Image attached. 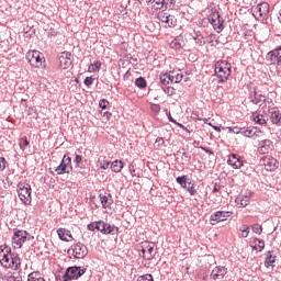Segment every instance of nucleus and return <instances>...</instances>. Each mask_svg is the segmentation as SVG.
<instances>
[{"label":"nucleus","instance_id":"1","mask_svg":"<svg viewBox=\"0 0 281 281\" xmlns=\"http://www.w3.org/2000/svg\"><path fill=\"white\" fill-rule=\"evenodd\" d=\"M0 263L4 269H21V257L19 254L12 252V248L7 245L0 246Z\"/></svg>","mask_w":281,"mask_h":281},{"label":"nucleus","instance_id":"2","mask_svg":"<svg viewBox=\"0 0 281 281\" xmlns=\"http://www.w3.org/2000/svg\"><path fill=\"white\" fill-rule=\"evenodd\" d=\"M214 71L216 78H218L217 85H225L229 80V76H232V64L227 60L216 61Z\"/></svg>","mask_w":281,"mask_h":281},{"label":"nucleus","instance_id":"3","mask_svg":"<svg viewBox=\"0 0 281 281\" xmlns=\"http://www.w3.org/2000/svg\"><path fill=\"white\" fill-rule=\"evenodd\" d=\"M209 22L211 23V25L213 26V29L215 30V32H217V34H221V32H223V30H225V20H223V18H221V13L218 12V9L216 8H211L209 11V16H207Z\"/></svg>","mask_w":281,"mask_h":281},{"label":"nucleus","instance_id":"4","mask_svg":"<svg viewBox=\"0 0 281 281\" xmlns=\"http://www.w3.org/2000/svg\"><path fill=\"white\" fill-rule=\"evenodd\" d=\"M27 240H34V236L27 233V231L18 228L13 229L12 245L14 249H21V247H23V244L27 243Z\"/></svg>","mask_w":281,"mask_h":281},{"label":"nucleus","instance_id":"5","mask_svg":"<svg viewBox=\"0 0 281 281\" xmlns=\"http://www.w3.org/2000/svg\"><path fill=\"white\" fill-rule=\"evenodd\" d=\"M16 192H18L20 201L24 205L32 204V186H30V183L20 182L18 184Z\"/></svg>","mask_w":281,"mask_h":281},{"label":"nucleus","instance_id":"6","mask_svg":"<svg viewBox=\"0 0 281 281\" xmlns=\"http://www.w3.org/2000/svg\"><path fill=\"white\" fill-rule=\"evenodd\" d=\"M26 60L31 67H35L36 69H43L45 67V57L38 50H30L26 54Z\"/></svg>","mask_w":281,"mask_h":281},{"label":"nucleus","instance_id":"7","mask_svg":"<svg viewBox=\"0 0 281 281\" xmlns=\"http://www.w3.org/2000/svg\"><path fill=\"white\" fill-rule=\"evenodd\" d=\"M251 12L257 21H267L269 18V3L260 2L251 8Z\"/></svg>","mask_w":281,"mask_h":281},{"label":"nucleus","instance_id":"8","mask_svg":"<svg viewBox=\"0 0 281 281\" xmlns=\"http://www.w3.org/2000/svg\"><path fill=\"white\" fill-rule=\"evenodd\" d=\"M68 254H72L76 260H82V258H87L89 256V248L80 241L71 245Z\"/></svg>","mask_w":281,"mask_h":281},{"label":"nucleus","instance_id":"9","mask_svg":"<svg viewBox=\"0 0 281 281\" xmlns=\"http://www.w3.org/2000/svg\"><path fill=\"white\" fill-rule=\"evenodd\" d=\"M87 273V269L82 267H69L63 276V281L78 280Z\"/></svg>","mask_w":281,"mask_h":281},{"label":"nucleus","instance_id":"10","mask_svg":"<svg viewBox=\"0 0 281 281\" xmlns=\"http://www.w3.org/2000/svg\"><path fill=\"white\" fill-rule=\"evenodd\" d=\"M260 166L265 167V170L268 172H273L274 170H278V166H280V162H278V159L273 158V156H265L259 160Z\"/></svg>","mask_w":281,"mask_h":281},{"label":"nucleus","instance_id":"11","mask_svg":"<svg viewBox=\"0 0 281 281\" xmlns=\"http://www.w3.org/2000/svg\"><path fill=\"white\" fill-rule=\"evenodd\" d=\"M142 254L144 260H153L157 256V250H155V243L144 241L142 243Z\"/></svg>","mask_w":281,"mask_h":281},{"label":"nucleus","instance_id":"12","mask_svg":"<svg viewBox=\"0 0 281 281\" xmlns=\"http://www.w3.org/2000/svg\"><path fill=\"white\" fill-rule=\"evenodd\" d=\"M71 170H74V167L71 166V157L65 155L60 165L56 167L55 172H57V175H69Z\"/></svg>","mask_w":281,"mask_h":281},{"label":"nucleus","instance_id":"13","mask_svg":"<svg viewBox=\"0 0 281 281\" xmlns=\"http://www.w3.org/2000/svg\"><path fill=\"white\" fill-rule=\"evenodd\" d=\"M232 214H234V212H232V211L214 212L210 216L211 225H216V223H223V222L227 221V218H229V216H232Z\"/></svg>","mask_w":281,"mask_h":281},{"label":"nucleus","instance_id":"14","mask_svg":"<svg viewBox=\"0 0 281 281\" xmlns=\"http://www.w3.org/2000/svg\"><path fill=\"white\" fill-rule=\"evenodd\" d=\"M267 60H269L271 65H277L278 69H281V46L269 52Z\"/></svg>","mask_w":281,"mask_h":281},{"label":"nucleus","instance_id":"15","mask_svg":"<svg viewBox=\"0 0 281 281\" xmlns=\"http://www.w3.org/2000/svg\"><path fill=\"white\" fill-rule=\"evenodd\" d=\"M158 19L161 23H166L167 27H177V18L170 13L160 11L158 13Z\"/></svg>","mask_w":281,"mask_h":281},{"label":"nucleus","instance_id":"16","mask_svg":"<svg viewBox=\"0 0 281 281\" xmlns=\"http://www.w3.org/2000/svg\"><path fill=\"white\" fill-rule=\"evenodd\" d=\"M274 149L273 142L271 139H263L258 144L259 155H269Z\"/></svg>","mask_w":281,"mask_h":281},{"label":"nucleus","instance_id":"17","mask_svg":"<svg viewBox=\"0 0 281 281\" xmlns=\"http://www.w3.org/2000/svg\"><path fill=\"white\" fill-rule=\"evenodd\" d=\"M227 276V269L223 266H217L215 267L211 274H210V280L211 281H221Z\"/></svg>","mask_w":281,"mask_h":281},{"label":"nucleus","instance_id":"18","mask_svg":"<svg viewBox=\"0 0 281 281\" xmlns=\"http://www.w3.org/2000/svg\"><path fill=\"white\" fill-rule=\"evenodd\" d=\"M228 166H232L234 170H239V168H243L245 161L243 160V157L236 154H231L227 159Z\"/></svg>","mask_w":281,"mask_h":281},{"label":"nucleus","instance_id":"19","mask_svg":"<svg viewBox=\"0 0 281 281\" xmlns=\"http://www.w3.org/2000/svg\"><path fill=\"white\" fill-rule=\"evenodd\" d=\"M146 3H155V10H161V8H172L177 0H146Z\"/></svg>","mask_w":281,"mask_h":281},{"label":"nucleus","instance_id":"20","mask_svg":"<svg viewBox=\"0 0 281 281\" xmlns=\"http://www.w3.org/2000/svg\"><path fill=\"white\" fill-rule=\"evenodd\" d=\"M249 100L252 104H256L257 106H262V104H265V102H267V97L265 94L254 90L249 94Z\"/></svg>","mask_w":281,"mask_h":281},{"label":"nucleus","instance_id":"21","mask_svg":"<svg viewBox=\"0 0 281 281\" xmlns=\"http://www.w3.org/2000/svg\"><path fill=\"white\" fill-rule=\"evenodd\" d=\"M72 63L74 61L71 60V53H69V52L61 53V55L59 56L60 69H69V67H71Z\"/></svg>","mask_w":281,"mask_h":281},{"label":"nucleus","instance_id":"22","mask_svg":"<svg viewBox=\"0 0 281 281\" xmlns=\"http://www.w3.org/2000/svg\"><path fill=\"white\" fill-rule=\"evenodd\" d=\"M270 122L274 124V126H281V112L278 108H272L269 111Z\"/></svg>","mask_w":281,"mask_h":281},{"label":"nucleus","instance_id":"23","mask_svg":"<svg viewBox=\"0 0 281 281\" xmlns=\"http://www.w3.org/2000/svg\"><path fill=\"white\" fill-rule=\"evenodd\" d=\"M251 120L255 124H259L260 126H267V122L269 121V117L266 114L254 112L251 115Z\"/></svg>","mask_w":281,"mask_h":281},{"label":"nucleus","instance_id":"24","mask_svg":"<svg viewBox=\"0 0 281 281\" xmlns=\"http://www.w3.org/2000/svg\"><path fill=\"white\" fill-rule=\"evenodd\" d=\"M58 237L64 241V243H70V240L74 239V236L71 235V231L66 229V228H58L57 229Z\"/></svg>","mask_w":281,"mask_h":281},{"label":"nucleus","instance_id":"25","mask_svg":"<svg viewBox=\"0 0 281 281\" xmlns=\"http://www.w3.org/2000/svg\"><path fill=\"white\" fill-rule=\"evenodd\" d=\"M235 203H236L237 207H247V205H249V203H251V196L239 194L235 199Z\"/></svg>","mask_w":281,"mask_h":281},{"label":"nucleus","instance_id":"26","mask_svg":"<svg viewBox=\"0 0 281 281\" xmlns=\"http://www.w3.org/2000/svg\"><path fill=\"white\" fill-rule=\"evenodd\" d=\"M99 198L101 201V205L104 210H106V207H111V205L113 204V200H111V194L106 195V194L100 193Z\"/></svg>","mask_w":281,"mask_h":281},{"label":"nucleus","instance_id":"27","mask_svg":"<svg viewBox=\"0 0 281 281\" xmlns=\"http://www.w3.org/2000/svg\"><path fill=\"white\" fill-rule=\"evenodd\" d=\"M119 232H120V227L105 222V229L103 232L104 235L110 234L111 236H115V234H117Z\"/></svg>","mask_w":281,"mask_h":281},{"label":"nucleus","instance_id":"28","mask_svg":"<svg viewBox=\"0 0 281 281\" xmlns=\"http://www.w3.org/2000/svg\"><path fill=\"white\" fill-rule=\"evenodd\" d=\"M110 168L112 172H122V169L124 168V162L122 160H114L110 162Z\"/></svg>","mask_w":281,"mask_h":281},{"label":"nucleus","instance_id":"29","mask_svg":"<svg viewBox=\"0 0 281 281\" xmlns=\"http://www.w3.org/2000/svg\"><path fill=\"white\" fill-rule=\"evenodd\" d=\"M159 80L161 85H170V82H175V76H171L168 72L160 74L159 75Z\"/></svg>","mask_w":281,"mask_h":281},{"label":"nucleus","instance_id":"30","mask_svg":"<svg viewBox=\"0 0 281 281\" xmlns=\"http://www.w3.org/2000/svg\"><path fill=\"white\" fill-rule=\"evenodd\" d=\"M272 251L269 250L267 254H266V260H265V267L267 269H269V267H273V265L276 263V256L271 255Z\"/></svg>","mask_w":281,"mask_h":281},{"label":"nucleus","instance_id":"31","mask_svg":"<svg viewBox=\"0 0 281 281\" xmlns=\"http://www.w3.org/2000/svg\"><path fill=\"white\" fill-rule=\"evenodd\" d=\"M27 281H45V278L41 276V272L34 271L29 274Z\"/></svg>","mask_w":281,"mask_h":281},{"label":"nucleus","instance_id":"32","mask_svg":"<svg viewBox=\"0 0 281 281\" xmlns=\"http://www.w3.org/2000/svg\"><path fill=\"white\" fill-rule=\"evenodd\" d=\"M241 135H244V137H254V135H256V127H243Z\"/></svg>","mask_w":281,"mask_h":281},{"label":"nucleus","instance_id":"33","mask_svg":"<svg viewBox=\"0 0 281 281\" xmlns=\"http://www.w3.org/2000/svg\"><path fill=\"white\" fill-rule=\"evenodd\" d=\"M193 38L196 45H199L200 47H203V45H205V40L203 38V35H201V32L194 33Z\"/></svg>","mask_w":281,"mask_h":281},{"label":"nucleus","instance_id":"34","mask_svg":"<svg viewBox=\"0 0 281 281\" xmlns=\"http://www.w3.org/2000/svg\"><path fill=\"white\" fill-rule=\"evenodd\" d=\"M135 86L138 89H146V87L148 86V83L146 82V79L144 77H138L135 80Z\"/></svg>","mask_w":281,"mask_h":281},{"label":"nucleus","instance_id":"35","mask_svg":"<svg viewBox=\"0 0 281 281\" xmlns=\"http://www.w3.org/2000/svg\"><path fill=\"white\" fill-rule=\"evenodd\" d=\"M176 181L184 190H186V188H188V176H179L178 178H176Z\"/></svg>","mask_w":281,"mask_h":281},{"label":"nucleus","instance_id":"36","mask_svg":"<svg viewBox=\"0 0 281 281\" xmlns=\"http://www.w3.org/2000/svg\"><path fill=\"white\" fill-rule=\"evenodd\" d=\"M100 67H102V61H95L88 67V71L90 74H95V71H100Z\"/></svg>","mask_w":281,"mask_h":281},{"label":"nucleus","instance_id":"37","mask_svg":"<svg viewBox=\"0 0 281 281\" xmlns=\"http://www.w3.org/2000/svg\"><path fill=\"white\" fill-rule=\"evenodd\" d=\"M0 281H23V277L21 276H1Z\"/></svg>","mask_w":281,"mask_h":281},{"label":"nucleus","instance_id":"38","mask_svg":"<svg viewBox=\"0 0 281 281\" xmlns=\"http://www.w3.org/2000/svg\"><path fill=\"white\" fill-rule=\"evenodd\" d=\"M74 164L75 168H83L85 164L82 162V156L75 154Z\"/></svg>","mask_w":281,"mask_h":281},{"label":"nucleus","instance_id":"39","mask_svg":"<svg viewBox=\"0 0 281 281\" xmlns=\"http://www.w3.org/2000/svg\"><path fill=\"white\" fill-rule=\"evenodd\" d=\"M239 236L240 238H247V236H249V226L248 225H243L240 228H239Z\"/></svg>","mask_w":281,"mask_h":281},{"label":"nucleus","instance_id":"40","mask_svg":"<svg viewBox=\"0 0 281 281\" xmlns=\"http://www.w3.org/2000/svg\"><path fill=\"white\" fill-rule=\"evenodd\" d=\"M171 76H173V82H176V85H179V82H181V80H183V74L181 72H177V71H172Z\"/></svg>","mask_w":281,"mask_h":281},{"label":"nucleus","instance_id":"41","mask_svg":"<svg viewBox=\"0 0 281 281\" xmlns=\"http://www.w3.org/2000/svg\"><path fill=\"white\" fill-rule=\"evenodd\" d=\"M19 146L22 150H25V148L30 146V140H27V136H24L20 139Z\"/></svg>","mask_w":281,"mask_h":281},{"label":"nucleus","instance_id":"42","mask_svg":"<svg viewBox=\"0 0 281 281\" xmlns=\"http://www.w3.org/2000/svg\"><path fill=\"white\" fill-rule=\"evenodd\" d=\"M186 190H188L191 196H196V189L194 188V183L188 182Z\"/></svg>","mask_w":281,"mask_h":281},{"label":"nucleus","instance_id":"43","mask_svg":"<svg viewBox=\"0 0 281 281\" xmlns=\"http://www.w3.org/2000/svg\"><path fill=\"white\" fill-rule=\"evenodd\" d=\"M106 227V222L100 220L97 222V232H100L101 234H104V229Z\"/></svg>","mask_w":281,"mask_h":281},{"label":"nucleus","instance_id":"44","mask_svg":"<svg viewBox=\"0 0 281 281\" xmlns=\"http://www.w3.org/2000/svg\"><path fill=\"white\" fill-rule=\"evenodd\" d=\"M99 164H100V169L101 170H109V166H111V161L106 160V159H99Z\"/></svg>","mask_w":281,"mask_h":281},{"label":"nucleus","instance_id":"45","mask_svg":"<svg viewBox=\"0 0 281 281\" xmlns=\"http://www.w3.org/2000/svg\"><path fill=\"white\" fill-rule=\"evenodd\" d=\"M255 243H258L257 246H254V249H259V251H262L265 249V241L259 238H255Z\"/></svg>","mask_w":281,"mask_h":281},{"label":"nucleus","instance_id":"46","mask_svg":"<svg viewBox=\"0 0 281 281\" xmlns=\"http://www.w3.org/2000/svg\"><path fill=\"white\" fill-rule=\"evenodd\" d=\"M137 281H155L153 274H143L137 278Z\"/></svg>","mask_w":281,"mask_h":281},{"label":"nucleus","instance_id":"47","mask_svg":"<svg viewBox=\"0 0 281 281\" xmlns=\"http://www.w3.org/2000/svg\"><path fill=\"white\" fill-rule=\"evenodd\" d=\"M8 168V160L4 157H0V171L3 172Z\"/></svg>","mask_w":281,"mask_h":281},{"label":"nucleus","instance_id":"48","mask_svg":"<svg viewBox=\"0 0 281 281\" xmlns=\"http://www.w3.org/2000/svg\"><path fill=\"white\" fill-rule=\"evenodd\" d=\"M99 106L100 109H102L103 111L106 110L109 108V101L106 99H102L99 101Z\"/></svg>","mask_w":281,"mask_h":281},{"label":"nucleus","instance_id":"49","mask_svg":"<svg viewBox=\"0 0 281 281\" xmlns=\"http://www.w3.org/2000/svg\"><path fill=\"white\" fill-rule=\"evenodd\" d=\"M252 232L254 234H262V226L260 224H254Z\"/></svg>","mask_w":281,"mask_h":281},{"label":"nucleus","instance_id":"50","mask_svg":"<svg viewBox=\"0 0 281 281\" xmlns=\"http://www.w3.org/2000/svg\"><path fill=\"white\" fill-rule=\"evenodd\" d=\"M87 229L89 232H95V229H98V222H91L90 224H88Z\"/></svg>","mask_w":281,"mask_h":281},{"label":"nucleus","instance_id":"51","mask_svg":"<svg viewBox=\"0 0 281 281\" xmlns=\"http://www.w3.org/2000/svg\"><path fill=\"white\" fill-rule=\"evenodd\" d=\"M93 77H87L83 81V85H86V87H91V85H93Z\"/></svg>","mask_w":281,"mask_h":281},{"label":"nucleus","instance_id":"52","mask_svg":"<svg viewBox=\"0 0 281 281\" xmlns=\"http://www.w3.org/2000/svg\"><path fill=\"white\" fill-rule=\"evenodd\" d=\"M210 119H203L204 124H209V126H212V128H214V131H216L217 133H221V127L218 126H214L212 125V123H207Z\"/></svg>","mask_w":281,"mask_h":281},{"label":"nucleus","instance_id":"53","mask_svg":"<svg viewBox=\"0 0 281 281\" xmlns=\"http://www.w3.org/2000/svg\"><path fill=\"white\" fill-rule=\"evenodd\" d=\"M234 135H243V127L233 126Z\"/></svg>","mask_w":281,"mask_h":281},{"label":"nucleus","instance_id":"54","mask_svg":"<svg viewBox=\"0 0 281 281\" xmlns=\"http://www.w3.org/2000/svg\"><path fill=\"white\" fill-rule=\"evenodd\" d=\"M171 47L175 49H181V43H179L177 40H173L171 43Z\"/></svg>","mask_w":281,"mask_h":281},{"label":"nucleus","instance_id":"55","mask_svg":"<svg viewBox=\"0 0 281 281\" xmlns=\"http://www.w3.org/2000/svg\"><path fill=\"white\" fill-rule=\"evenodd\" d=\"M165 93H166L167 95H172V94L175 93V88H172V87H167V88L165 89Z\"/></svg>","mask_w":281,"mask_h":281},{"label":"nucleus","instance_id":"56","mask_svg":"<svg viewBox=\"0 0 281 281\" xmlns=\"http://www.w3.org/2000/svg\"><path fill=\"white\" fill-rule=\"evenodd\" d=\"M201 150H203L204 153H206L207 155H214V151L212 149H210V147H200Z\"/></svg>","mask_w":281,"mask_h":281},{"label":"nucleus","instance_id":"57","mask_svg":"<svg viewBox=\"0 0 281 281\" xmlns=\"http://www.w3.org/2000/svg\"><path fill=\"white\" fill-rule=\"evenodd\" d=\"M216 192H221V184L215 183L213 187V194H216Z\"/></svg>","mask_w":281,"mask_h":281},{"label":"nucleus","instance_id":"58","mask_svg":"<svg viewBox=\"0 0 281 281\" xmlns=\"http://www.w3.org/2000/svg\"><path fill=\"white\" fill-rule=\"evenodd\" d=\"M167 117H168L169 122H171L172 124H177V120H175L172 117V114H170V112H167Z\"/></svg>","mask_w":281,"mask_h":281},{"label":"nucleus","instance_id":"59","mask_svg":"<svg viewBox=\"0 0 281 281\" xmlns=\"http://www.w3.org/2000/svg\"><path fill=\"white\" fill-rule=\"evenodd\" d=\"M156 144H158V146H164V144H165L164 137H157Z\"/></svg>","mask_w":281,"mask_h":281},{"label":"nucleus","instance_id":"60","mask_svg":"<svg viewBox=\"0 0 281 281\" xmlns=\"http://www.w3.org/2000/svg\"><path fill=\"white\" fill-rule=\"evenodd\" d=\"M173 124H176V126H179V128H182V131H188V127H186V125H183V124H181V123H179L177 121Z\"/></svg>","mask_w":281,"mask_h":281},{"label":"nucleus","instance_id":"61","mask_svg":"<svg viewBox=\"0 0 281 281\" xmlns=\"http://www.w3.org/2000/svg\"><path fill=\"white\" fill-rule=\"evenodd\" d=\"M131 78V70H127L124 76H123V80H128Z\"/></svg>","mask_w":281,"mask_h":281},{"label":"nucleus","instance_id":"62","mask_svg":"<svg viewBox=\"0 0 281 281\" xmlns=\"http://www.w3.org/2000/svg\"><path fill=\"white\" fill-rule=\"evenodd\" d=\"M182 159H184V161H190L191 157L188 155V153H183Z\"/></svg>","mask_w":281,"mask_h":281},{"label":"nucleus","instance_id":"63","mask_svg":"<svg viewBox=\"0 0 281 281\" xmlns=\"http://www.w3.org/2000/svg\"><path fill=\"white\" fill-rule=\"evenodd\" d=\"M153 110H154V111H156V113H159L160 108H159V105H158V104H156V105H154Z\"/></svg>","mask_w":281,"mask_h":281},{"label":"nucleus","instance_id":"64","mask_svg":"<svg viewBox=\"0 0 281 281\" xmlns=\"http://www.w3.org/2000/svg\"><path fill=\"white\" fill-rule=\"evenodd\" d=\"M111 115H112V114H111L110 112H104V113H103V116H104V117H108V120H109V117H111Z\"/></svg>","mask_w":281,"mask_h":281}]
</instances>
